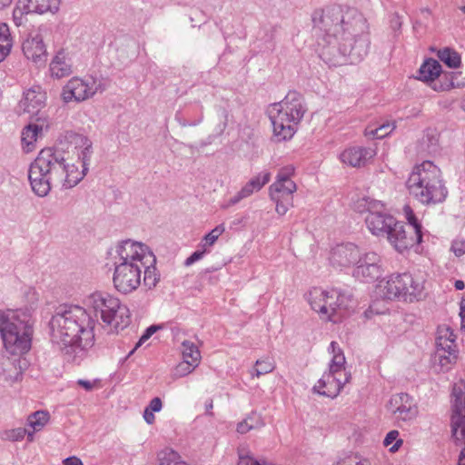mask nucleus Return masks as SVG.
I'll use <instances>...</instances> for the list:
<instances>
[{
    "mask_svg": "<svg viewBox=\"0 0 465 465\" xmlns=\"http://www.w3.org/2000/svg\"><path fill=\"white\" fill-rule=\"evenodd\" d=\"M312 21L314 28L320 32V56L330 66H339L348 61L356 64L368 54L369 25L357 9L328 6L315 12Z\"/></svg>",
    "mask_w": 465,
    "mask_h": 465,
    "instance_id": "f257e3e1",
    "label": "nucleus"
},
{
    "mask_svg": "<svg viewBox=\"0 0 465 465\" xmlns=\"http://www.w3.org/2000/svg\"><path fill=\"white\" fill-rule=\"evenodd\" d=\"M65 138L74 144L77 160L70 156V152L59 147L42 149L30 164L28 179L33 192L46 196L53 186L73 188L86 175L93 154L92 142L82 134L66 133Z\"/></svg>",
    "mask_w": 465,
    "mask_h": 465,
    "instance_id": "f03ea898",
    "label": "nucleus"
},
{
    "mask_svg": "<svg viewBox=\"0 0 465 465\" xmlns=\"http://www.w3.org/2000/svg\"><path fill=\"white\" fill-rule=\"evenodd\" d=\"M51 341L67 361L79 364L94 344L95 320L77 305H60L49 321Z\"/></svg>",
    "mask_w": 465,
    "mask_h": 465,
    "instance_id": "7ed1b4c3",
    "label": "nucleus"
},
{
    "mask_svg": "<svg viewBox=\"0 0 465 465\" xmlns=\"http://www.w3.org/2000/svg\"><path fill=\"white\" fill-rule=\"evenodd\" d=\"M406 186L410 195L424 205L442 203L448 195L441 171L430 161L413 168Z\"/></svg>",
    "mask_w": 465,
    "mask_h": 465,
    "instance_id": "20e7f679",
    "label": "nucleus"
},
{
    "mask_svg": "<svg viewBox=\"0 0 465 465\" xmlns=\"http://www.w3.org/2000/svg\"><path fill=\"white\" fill-rule=\"evenodd\" d=\"M143 243L130 239L122 241L114 256L113 282L116 290L130 293L141 284V262Z\"/></svg>",
    "mask_w": 465,
    "mask_h": 465,
    "instance_id": "39448f33",
    "label": "nucleus"
},
{
    "mask_svg": "<svg viewBox=\"0 0 465 465\" xmlns=\"http://www.w3.org/2000/svg\"><path fill=\"white\" fill-rule=\"evenodd\" d=\"M33 320L26 311L0 312V335L4 347L12 355H23L31 349Z\"/></svg>",
    "mask_w": 465,
    "mask_h": 465,
    "instance_id": "423d86ee",
    "label": "nucleus"
},
{
    "mask_svg": "<svg viewBox=\"0 0 465 465\" xmlns=\"http://www.w3.org/2000/svg\"><path fill=\"white\" fill-rule=\"evenodd\" d=\"M305 112L303 97L296 91H290L281 102L272 104L270 119L277 142L293 137Z\"/></svg>",
    "mask_w": 465,
    "mask_h": 465,
    "instance_id": "0eeeda50",
    "label": "nucleus"
},
{
    "mask_svg": "<svg viewBox=\"0 0 465 465\" xmlns=\"http://www.w3.org/2000/svg\"><path fill=\"white\" fill-rule=\"evenodd\" d=\"M313 311L326 317V320L337 322L346 314L352 302L351 295L338 289L324 291L312 288L307 296Z\"/></svg>",
    "mask_w": 465,
    "mask_h": 465,
    "instance_id": "6e6552de",
    "label": "nucleus"
},
{
    "mask_svg": "<svg viewBox=\"0 0 465 465\" xmlns=\"http://www.w3.org/2000/svg\"><path fill=\"white\" fill-rule=\"evenodd\" d=\"M85 304L94 313L107 325L113 326L115 330L124 329L129 324V310L125 305L121 304L119 299L106 292H94L86 298Z\"/></svg>",
    "mask_w": 465,
    "mask_h": 465,
    "instance_id": "1a4fd4ad",
    "label": "nucleus"
},
{
    "mask_svg": "<svg viewBox=\"0 0 465 465\" xmlns=\"http://www.w3.org/2000/svg\"><path fill=\"white\" fill-rule=\"evenodd\" d=\"M379 288L385 299L402 298L409 302L420 299L424 291L423 282L415 280L407 272L391 275Z\"/></svg>",
    "mask_w": 465,
    "mask_h": 465,
    "instance_id": "9d476101",
    "label": "nucleus"
},
{
    "mask_svg": "<svg viewBox=\"0 0 465 465\" xmlns=\"http://www.w3.org/2000/svg\"><path fill=\"white\" fill-rule=\"evenodd\" d=\"M360 205H363L367 212L365 223L373 235L384 236L391 226L395 224L396 219L385 212L381 202L363 198Z\"/></svg>",
    "mask_w": 465,
    "mask_h": 465,
    "instance_id": "9b49d317",
    "label": "nucleus"
},
{
    "mask_svg": "<svg viewBox=\"0 0 465 465\" xmlns=\"http://www.w3.org/2000/svg\"><path fill=\"white\" fill-rule=\"evenodd\" d=\"M435 344V357L441 368L449 370L457 360L455 335L451 328L446 325L439 326Z\"/></svg>",
    "mask_w": 465,
    "mask_h": 465,
    "instance_id": "f8f14e48",
    "label": "nucleus"
},
{
    "mask_svg": "<svg viewBox=\"0 0 465 465\" xmlns=\"http://www.w3.org/2000/svg\"><path fill=\"white\" fill-rule=\"evenodd\" d=\"M355 265L352 275L361 282H372L382 274L381 259L374 252L361 254Z\"/></svg>",
    "mask_w": 465,
    "mask_h": 465,
    "instance_id": "ddd939ff",
    "label": "nucleus"
},
{
    "mask_svg": "<svg viewBox=\"0 0 465 465\" xmlns=\"http://www.w3.org/2000/svg\"><path fill=\"white\" fill-rule=\"evenodd\" d=\"M388 410L398 422L411 420L418 415V408L414 399L409 394L402 392L391 397Z\"/></svg>",
    "mask_w": 465,
    "mask_h": 465,
    "instance_id": "4468645a",
    "label": "nucleus"
},
{
    "mask_svg": "<svg viewBox=\"0 0 465 465\" xmlns=\"http://www.w3.org/2000/svg\"><path fill=\"white\" fill-rule=\"evenodd\" d=\"M350 378L351 376L347 373L340 375V373L329 369V371L324 372L313 387V391L322 396L335 398Z\"/></svg>",
    "mask_w": 465,
    "mask_h": 465,
    "instance_id": "2eb2a0df",
    "label": "nucleus"
},
{
    "mask_svg": "<svg viewBox=\"0 0 465 465\" xmlns=\"http://www.w3.org/2000/svg\"><path fill=\"white\" fill-rule=\"evenodd\" d=\"M387 239L390 243L399 252H403L414 244H419L415 241V234L408 230L406 225L395 220V224H392L386 233Z\"/></svg>",
    "mask_w": 465,
    "mask_h": 465,
    "instance_id": "dca6fc26",
    "label": "nucleus"
},
{
    "mask_svg": "<svg viewBox=\"0 0 465 465\" xmlns=\"http://www.w3.org/2000/svg\"><path fill=\"white\" fill-rule=\"evenodd\" d=\"M91 90L90 79L84 80L79 77H73L64 86L62 97L65 103L71 101L82 102L92 97Z\"/></svg>",
    "mask_w": 465,
    "mask_h": 465,
    "instance_id": "f3484780",
    "label": "nucleus"
},
{
    "mask_svg": "<svg viewBox=\"0 0 465 465\" xmlns=\"http://www.w3.org/2000/svg\"><path fill=\"white\" fill-rule=\"evenodd\" d=\"M361 256V252L357 245L348 242L339 244L331 250L330 262L333 266L349 267L356 264Z\"/></svg>",
    "mask_w": 465,
    "mask_h": 465,
    "instance_id": "a211bd4d",
    "label": "nucleus"
},
{
    "mask_svg": "<svg viewBox=\"0 0 465 465\" xmlns=\"http://www.w3.org/2000/svg\"><path fill=\"white\" fill-rule=\"evenodd\" d=\"M22 6H17L14 10V18L16 19L18 15L22 16L23 14H45L50 12L56 13L59 10L60 0H24L20 2Z\"/></svg>",
    "mask_w": 465,
    "mask_h": 465,
    "instance_id": "6ab92c4d",
    "label": "nucleus"
},
{
    "mask_svg": "<svg viewBox=\"0 0 465 465\" xmlns=\"http://www.w3.org/2000/svg\"><path fill=\"white\" fill-rule=\"evenodd\" d=\"M141 270L143 269V285L151 290L153 289L160 281V273L155 267L156 258L153 252L145 244L143 246Z\"/></svg>",
    "mask_w": 465,
    "mask_h": 465,
    "instance_id": "aec40b11",
    "label": "nucleus"
},
{
    "mask_svg": "<svg viewBox=\"0 0 465 465\" xmlns=\"http://www.w3.org/2000/svg\"><path fill=\"white\" fill-rule=\"evenodd\" d=\"M48 130V123L45 118L38 116L35 123L29 124L22 131L21 142L24 151L32 152L35 143Z\"/></svg>",
    "mask_w": 465,
    "mask_h": 465,
    "instance_id": "412c9836",
    "label": "nucleus"
},
{
    "mask_svg": "<svg viewBox=\"0 0 465 465\" xmlns=\"http://www.w3.org/2000/svg\"><path fill=\"white\" fill-rule=\"evenodd\" d=\"M23 52L25 57L37 66L45 64L47 52L40 35H35V36L25 39L23 43Z\"/></svg>",
    "mask_w": 465,
    "mask_h": 465,
    "instance_id": "4be33fe9",
    "label": "nucleus"
},
{
    "mask_svg": "<svg viewBox=\"0 0 465 465\" xmlns=\"http://www.w3.org/2000/svg\"><path fill=\"white\" fill-rule=\"evenodd\" d=\"M374 156V151L362 146H352L340 154V160L351 167L364 166Z\"/></svg>",
    "mask_w": 465,
    "mask_h": 465,
    "instance_id": "5701e85b",
    "label": "nucleus"
},
{
    "mask_svg": "<svg viewBox=\"0 0 465 465\" xmlns=\"http://www.w3.org/2000/svg\"><path fill=\"white\" fill-rule=\"evenodd\" d=\"M270 173L265 172L252 177L234 196L231 197L225 207L237 204L242 199L249 197L254 192L260 191L270 181Z\"/></svg>",
    "mask_w": 465,
    "mask_h": 465,
    "instance_id": "b1692460",
    "label": "nucleus"
},
{
    "mask_svg": "<svg viewBox=\"0 0 465 465\" xmlns=\"http://www.w3.org/2000/svg\"><path fill=\"white\" fill-rule=\"evenodd\" d=\"M38 89H40L38 87ZM45 94L35 88L27 90L19 103V107L31 115L37 116L45 106Z\"/></svg>",
    "mask_w": 465,
    "mask_h": 465,
    "instance_id": "393cba45",
    "label": "nucleus"
},
{
    "mask_svg": "<svg viewBox=\"0 0 465 465\" xmlns=\"http://www.w3.org/2000/svg\"><path fill=\"white\" fill-rule=\"evenodd\" d=\"M50 72L53 77L57 79L68 76L72 74V64L64 51H59L50 64Z\"/></svg>",
    "mask_w": 465,
    "mask_h": 465,
    "instance_id": "a878e982",
    "label": "nucleus"
},
{
    "mask_svg": "<svg viewBox=\"0 0 465 465\" xmlns=\"http://www.w3.org/2000/svg\"><path fill=\"white\" fill-rule=\"evenodd\" d=\"M442 66L439 61L429 58L424 61L418 71L417 79L427 83L430 87L435 80L441 73Z\"/></svg>",
    "mask_w": 465,
    "mask_h": 465,
    "instance_id": "bb28decb",
    "label": "nucleus"
},
{
    "mask_svg": "<svg viewBox=\"0 0 465 465\" xmlns=\"http://www.w3.org/2000/svg\"><path fill=\"white\" fill-rule=\"evenodd\" d=\"M458 73L442 71L439 76L435 78L431 84V88L436 92H446L455 87L464 85L465 83H456Z\"/></svg>",
    "mask_w": 465,
    "mask_h": 465,
    "instance_id": "cd10ccee",
    "label": "nucleus"
},
{
    "mask_svg": "<svg viewBox=\"0 0 465 465\" xmlns=\"http://www.w3.org/2000/svg\"><path fill=\"white\" fill-rule=\"evenodd\" d=\"M15 361L5 356H0V376H3L5 381L15 382L21 379V367H17Z\"/></svg>",
    "mask_w": 465,
    "mask_h": 465,
    "instance_id": "c85d7f7f",
    "label": "nucleus"
},
{
    "mask_svg": "<svg viewBox=\"0 0 465 465\" xmlns=\"http://www.w3.org/2000/svg\"><path fill=\"white\" fill-rule=\"evenodd\" d=\"M49 419V413L44 411H37L28 416L27 426L32 429V430L28 431L29 441H33L34 433L43 430V428L47 424Z\"/></svg>",
    "mask_w": 465,
    "mask_h": 465,
    "instance_id": "c756f323",
    "label": "nucleus"
},
{
    "mask_svg": "<svg viewBox=\"0 0 465 465\" xmlns=\"http://www.w3.org/2000/svg\"><path fill=\"white\" fill-rule=\"evenodd\" d=\"M330 350L333 354L329 369L342 375L345 372V356L336 341H331Z\"/></svg>",
    "mask_w": 465,
    "mask_h": 465,
    "instance_id": "7c9ffc66",
    "label": "nucleus"
},
{
    "mask_svg": "<svg viewBox=\"0 0 465 465\" xmlns=\"http://www.w3.org/2000/svg\"><path fill=\"white\" fill-rule=\"evenodd\" d=\"M297 190V185L293 181H275L270 186V195L282 197H293L292 194Z\"/></svg>",
    "mask_w": 465,
    "mask_h": 465,
    "instance_id": "2f4dec72",
    "label": "nucleus"
},
{
    "mask_svg": "<svg viewBox=\"0 0 465 465\" xmlns=\"http://www.w3.org/2000/svg\"><path fill=\"white\" fill-rule=\"evenodd\" d=\"M421 150L428 153H435L439 150V133L435 129H427L420 144Z\"/></svg>",
    "mask_w": 465,
    "mask_h": 465,
    "instance_id": "473e14b6",
    "label": "nucleus"
},
{
    "mask_svg": "<svg viewBox=\"0 0 465 465\" xmlns=\"http://www.w3.org/2000/svg\"><path fill=\"white\" fill-rule=\"evenodd\" d=\"M264 426L262 416L256 412H252L243 420L238 423L237 431L241 434L247 433L251 430L260 429Z\"/></svg>",
    "mask_w": 465,
    "mask_h": 465,
    "instance_id": "72a5a7b5",
    "label": "nucleus"
},
{
    "mask_svg": "<svg viewBox=\"0 0 465 465\" xmlns=\"http://www.w3.org/2000/svg\"><path fill=\"white\" fill-rule=\"evenodd\" d=\"M13 46V38L10 28L6 24H0V62L10 54Z\"/></svg>",
    "mask_w": 465,
    "mask_h": 465,
    "instance_id": "f704fd0d",
    "label": "nucleus"
},
{
    "mask_svg": "<svg viewBox=\"0 0 465 465\" xmlns=\"http://www.w3.org/2000/svg\"><path fill=\"white\" fill-rule=\"evenodd\" d=\"M403 213L405 218L408 221L407 229L411 231L413 234H415V241L417 242H421L422 241V232H421V224L418 221L417 217L413 210L409 205H405L403 208Z\"/></svg>",
    "mask_w": 465,
    "mask_h": 465,
    "instance_id": "c9c22d12",
    "label": "nucleus"
},
{
    "mask_svg": "<svg viewBox=\"0 0 465 465\" xmlns=\"http://www.w3.org/2000/svg\"><path fill=\"white\" fill-rule=\"evenodd\" d=\"M181 350L183 359V361H188L189 362H192L193 365L198 366L201 360V353L193 342L190 341H183L182 342Z\"/></svg>",
    "mask_w": 465,
    "mask_h": 465,
    "instance_id": "e433bc0d",
    "label": "nucleus"
},
{
    "mask_svg": "<svg viewBox=\"0 0 465 465\" xmlns=\"http://www.w3.org/2000/svg\"><path fill=\"white\" fill-rule=\"evenodd\" d=\"M437 56L450 68H458L461 64L459 53L449 47L439 50Z\"/></svg>",
    "mask_w": 465,
    "mask_h": 465,
    "instance_id": "4c0bfd02",
    "label": "nucleus"
},
{
    "mask_svg": "<svg viewBox=\"0 0 465 465\" xmlns=\"http://www.w3.org/2000/svg\"><path fill=\"white\" fill-rule=\"evenodd\" d=\"M275 369V362L272 359L266 357L255 361L254 368L250 371L252 377H260L262 375L272 372Z\"/></svg>",
    "mask_w": 465,
    "mask_h": 465,
    "instance_id": "58836bf2",
    "label": "nucleus"
},
{
    "mask_svg": "<svg viewBox=\"0 0 465 465\" xmlns=\"http://www.w3.org/2000/svg\"><path fill=\"white\" fill-rule=\"evenodd\" d=\"M238 463L237 465H273L272 463L263 460L256 459L246 448L238 449Z\"/></svg>",
    "mask_w": 465,
    "mask_h": 465,
    "instance_id": "ea45409f",
    "label": "nucleus"
},
{
    "mask_svg": "<svg viewBox=\"0 0 465 465\" xmlns=\"http://www.w3.org/2000/svg\"><path fill=\"white\" fill-rule=\"evenodd\" d=\"M394 129V123H386L376 128H366L364 134L368 138L382 139L389 135Z\"/></svg>",
    "mask_w": 465,
    "mask_h": 465,
    "instance_id": "a19ab883",
    "label": "nucleus"
},
{
    "mask_svg": "<svg viewBox=\"0 0 465 465\" xmlns=\"http://www.w3.org/2000/svg\"><path fill=\"white\" fill-rule=\"evenodd\" d=\"M158 460L160 465H187L186 462L181 460L180 455L171 449H165L159 452Z\"/></svg>",
    "mask_w": 465,
    "mask_h": 465,
    "instance_id": "79ce46f5",
    "label": "nucleus"
},
{
    "mask_svg": "<svg viewBox=\"0 0 465 465\" xmlns=\"http://www.w3.org/2000/svg\"><path fill=\"white\" fill-rule=\"evenodd\" d=\"M270 197L275 203V211L279 215H284L293 206V197L283 198L277 195H270Z\"/></svg>",
    "mask_w": 465,
    "mask_h": 465,
    "instance_id": "37998d69",
    "label": "nucleus"
},
{
    "mask_svg": "<svg viewBox=\"0 0 465 465\" xmlns=\"http://www.w3.org/2000/svg\"><path fill=\"white\" fill-rule=\"evenodd\" d=\"M225 231L223 224H219L215 228H213L209 233H207L201 243L202 247H205L206 249L208 247H211L214 244V242L217 241L220 235L223 233Z\"/></svg>",
    "mask_w": 465,
    "mask_h": 465,
    "instance_id": "c03bdc74",
    "label": "nucleus"
},
{
    "mask_svg": "<svg viewBox=\"0 0 465 465\" xmlns=\"http://www.w3.org/2000/svg\"><path fill=\"white\" fill-rule=\"evenodd\" d=\"M336 465H370V462L357 453H350L340 458Z\"/></svg>",
    "mask_w": 465,
    "mask_h": 465,
    "instance_id": "a18cd8bd",
    "label": "nucleus"
},
{
    "mask_svg": "<svg viewBox=\"0 0 465 465\" xmlns=\"http://www.w3.org/2000/svg\"><path fill=\"white\" fill-rule=\"evenodd\" d=\"M399 435L400 433L398 430H391L387 433L383 440L384 446L390 447V450L391 452L397 451L403 442V440L399 438Z\"/></svg>",
    "mask_w": 465,
    "mask_h": 465,
    "instance_id": "49530a36",
    "label": "nucleus"
},
{
    "mask_svg": "<svg viewBox=\"0 0 465 465\" xmlns=\"http://www.w3.org/2000/svg\"><path fill=\"white\" fill-rule=\"evenodd\" d=\"M294 174V167L292 165H287L281 168L277 173L275 181H292V176Z\"/></svg>",
    "mask_w": 465,
    "mask_h": 465,
    "instance_id": "de8ad7c7",
    "label": "nucleus"
},
{
    "mask_svg": "<svg viewBox=\"0 0 465 465\" xmlns=\"http://www.w3.org/2000/svg\"><path fill=\"white\" fill-rule=\"evenodd\" d=\"M29 430L25 428H16L7 431V438L13 441H18L28 436Z\"/></svg>",
    "mask_w": 465,
    "mask_h": 465,
    "instance_id": "09e8293b",
    "label": "nucleus"
},
{
    "mask_svg": "<svg viewBox=\"0 0 465 465\" xmlns=\"http://www.w3.org/2000/svg\"><path fill=\"white\" fill-rule=\"evenodd\" d=\"M90 85L92 86V96L96 93H102L108 88V83L104 80L90 78Z\"/></svg>",
    "mask_w": 465,
    "mask_h": 465,
    "instance_id": "8fccbe9b",
    "label": "nucleus"
},
{
    "mask_svg": "<svg viewBox=\"0 0 465 465\" xmlns=\"http://www.w3.org/2000/svg\"><path fill=\"white\" fill-rule=\"evenodd\" d=\"M401 16L398 13L392 14L390 18V27L395 33V35L401 33Z\"/></svg>",
    "mask_w": 465,
    "mask_h": 465,
    "instance_id": "3c124183",
    "label": "nucleus"
},
{
    "mask_svg": "<svg viewBox=\"0 0 465 465\" xmlns=\"http://www.w3.org/2000/svg\"><path fill=\"white\" fill-rule=\"evenodd\" d=\"M197 366L193 365L192 362L182 361L176 367V374L179 376H185L191 373Z\"/></svg>",
    "mask_w": 465,
    "mask_h": 465,
    "instance_id": "603ef678",
    "label": "nucleus"
},
{
    "mask_svg": "<svg viewBox=\"0 0 465 465\" xmlns=\"http://www.w3.org/2000/svg\"><path fill=\"white\" fill-rule=\"evenodd\" d=\"M158 330V327L156 325H152L150 327H148L143 334L141 336V338L139 339L138 342L136 343L134 349L133 351H131L130 354H132L134 352V351L135 349H137L138 347H140L142 344H143L147 340L150 339V337Z\"/></svg>",
    "mask_w": 465,
    "mask_h": 465,
    "instance_id": "864d4df0",
    "label": "nucleus"
},
{
    "mask_svg": "<svg viewBox=\"0 0 465 465\" xmlns=\"http://www.w3.org/2000/svg\"><path fill=\"white\" fill-rule=\"evenodd\" d=\"M450 250L454 252L457 257L465 254V241L456 239L452 242Z\"/></svg>",
    "mask_w": 465,
    "mask_h": 465,
    "instance_id": "5fc2aeb1",
    "label": "nucleus"
},
{
    "mask_svg": "<svg viewBox=\"0 0 465 465\" xmlns=\"http://www.w3.org/2000/svg\"><path fill=\"white\" fill-rule=\"evenodd\" d=\"M203 250H197L193 252L184 262L186 266H190L195 262L199 261L203 257V255L207 252V249L205 247H202Z\"/></svg>",
    "mask_w": 465,
    "mask_h": 465,
    "instance_id": "6e6d98bb",
    "label": "nucleus"
},
{
    "mask_svg": "<svg viewBox=\"0 0 465 465\" xmlns=\"http://www.w3.org/2000/svg\"><path fill=\"white\" fill-rule=\"evenodd\" d=\"M162 401L160 398L155 397L153 400H151L149 405L147 406L148 409L153 411V412L160 411L162 409Z\"/></svg>",
    "mask_w": 465,
    "mask_h": 465,
    "instance_id": "4d7b16f0",
    "label": "nucleus"
},
{
    "mask_svg": "<svg viewBox=\"0 0 465 465\" xmlns=\"http://www.w3.org/2000/svg\"><path fill=\"white\" fill-rule=\"evenodd\" d=\"M143 419L148 424H153L155 420L153 411L146 407L143 411Z\"/></svg>",
    "mask_w": 465,
    "mask_h": 465,
    "instance_id": "13d9d810",
    "label": "nucleus"
},
{
    "mask_svg": "<svg viewBox=\"0 0 465 465\" xmlns=\"http://www.w3.org/2000/svg\"><path fill=\"white\" fill-rule=\"evenodd\" d=\"M64 465H84L82 460L76 456H71L63 460Z\"/></svg>",
    "mask_w": 465,
    "mask_h": 465,
    "instance_id": "bf43d9fd",
    "label": "nucleus"
},
{
    "mask_svg": "<svg viewBox=\"0 0 465 465\" xmlns=\"http://www.w3.org/2000/svg\"><path fill=\"white\" fill-rule=\"evenodd\" d=\"M176 120L179 122V124L183 126V127H186V126H194V125H197L199 124L202 121H203V116H201L197 121L195 122H188L186 120H182L178 115H176Z\"/></svg>",
    "mask_w": 465,
    "mask_h": 465,
    "instance_id": "052dcab7",
    "label": "nucleus"
},
{
    "mask_svg": "<svg viewBox=\"0 0 465 465\" xmlns=\"http://www.w3.org/2000/svg\"><path fill=\"white\" fill-rule=\"evenodd\" d=\"M77 383L86 391H92L94 385V381L86 380H78Z\"/></svg>",
    "mask_w": 465,
    "mask_h": 465,
    "instance_id": "680f3d73",
    "label": "nucleus"
},
{
    "mask_svg": "<svg viewBox=\"0 0 465 465\" xmlns=\"http://www.w3.org/2000/svg\"><path fill=\"white\" fill-rule=\"evenodd\" d=\"M213 408V400H212V399H209V400L205 402V411H206V414H208V415H210V416H213V412H212Z\"/></svg>",
    "mask_w": 465,
    "mask_h": 465,
    "instance_id": "e2e57ef3",
    "label": "nucleus"
},
{
    "mask_svg": "<svg viewBox=\"0 0 465 465\" xmlns=\"http://www.w3.org/2000/svg\"><path fill=\"white\" fill-rule=\"evenodd\" d=\"M454 286L457 290H463L465 288V283L461 280H457L454 282Z\"/></svg>",
    "mask_w": 465,
    "mask_h": 465,
    "instance_id": "0e129e2a",
    "label": "nucleus"
},
{
    "mask_svg": "<svg viewBox=\"0 0 465 465\" xmlns=\"http://www.w3.org/2000/svg\"><path fill=\"white\" fill-rule=\"evenodd\" d=\"M13 0H0V10L5 9L12 4Z\"/></svg>",
    "mask_w": 465,
    "mask_h": 465,
    "instance_id": "69168bd1",
    "label": "nucleus"
},
{
    "mask_svg": "<svg viewBox=\"0 0 465 465\" xmlns=\"http://www.w3.org/2000/svg\"><path fill=\"white\" fill-rule=\"evenodd\" d=\"M460 318H465V303H464V302H461V303H460Z\"/></svg>",
    "mask_w": 465,
    "mask_h": 465,
    "instance_id": "338daca9",
    "label": "nucleus"
},
{
    "mask_svg": "<svg viewBox=\"0 0 465 465\" xmlns=\"http://www.w3.org/2000/svg\"><path fill=\"white\" fill-rule=\"evenodd\" d=\"M461 319V330L463 331H465V318H460Z\"/></svg>",
    "mask_w": 465,
    "mask_h": 465,
    "instance_id": "774afa93",
    "label": "nucleus"
}]
</instances>
